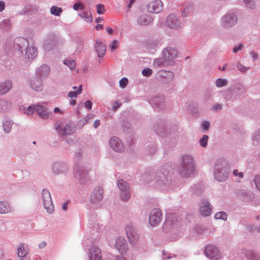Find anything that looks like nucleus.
I'll list each match as a JSON object with an SVG mask.
<instances>
[{"mask_svg":"<svg viewBox=\"0 0 260 260\" xmlns=\"http://www.w3.org/2000/svg\"><path fill=\"white\" fill-rule=\"evenodd\" d=\"M172 177L169 172L162 167L156 172L154 181L161 189L171 190L174 189L172 180Z\"/></svg>","mask_w":260,"mask_h":260,"instance_id":"nucleus-1","label":"nucleus"},{"mask_svg":"<svg viewBox=\"0 0 260 260\" xmlns=\"http://www.w3.org/2000/svg\"><path fill=\"white\" fill-rule=\"evenodd\" d=\"M213 174L214 178L218 182H224L229 177V165L223 158H219L214 164Z\"/></svg>","mask_w":260,"mask_h":260,"instance_id":"nucleus-2","label":"nucleus"},{"mask_svg":"<svg viewBox=\"0 0 260 260\" xmlns=\"http://www.w3.org/2000/svg\"><path fill=\"white\" fill-rule=\"evenodd\" d=\"M196 170V166L193 157L189 154L183 155L178 168L180 175L183 177H189L191 176Z\"/></svg>","mask_w":260,"mask_h":260,"instance_id":"nucleus-3","label":"nucleus"},{"mask_svg":"<svg viewBox=\"0 0 260 260\" xmlns=\"http://www.w3.org/2000/svg\"><path fill=\"white\" fill-rule=\"evenodd\" d=\"M246 92V88L241 83H236L232 88L228 89L225 93V100L227 104L233 102L243 96Z\"/></svg>","mask_w":260,"mask_h":260,"instance_id":"nucleus-4","label":"nucleus"},{"mask_svg":"<svg viewBox=\"0 0 260 260\" xmlns=\"http://www.w3.org/2000/svg\"><path fill=\"white\" fill-rule=\"evenodd\" d=\"M238 13L234 10L228 11L220 19V25L224 28H230L238 22Z\"/></svg>","mask_w":260,"mask_h":260,"instance_id":"nucleus-5","label":"nucleus"},{"mask_svg":"<svg viewBox=\"0 0 260 260\" xmlns=\"http://www.w3.org/2000/svg\"><path fill=\"white\" fill-rule=\"evenodd\" d=\"M205 255L211 260H219L223 257L219 248L214 245H207L205 248Z\"/></svg>","mask_w":260,"mask_h":260,"instance_id":"nucleus-6","label":"nucleus"},{"mask_svg":"<svg viewBox=\"0 0 260 260\" xmlns=\"http://www.w3.org/2000/svg\"><path fill=\"white\" fill-rule=\"evenodd\" d=\"M89 170L81 164H77L74 168V174L76 178L79 179L80 183H85L88 179Z\"/></svg>","mask_w":260,"mask_h":260,"instance_id":"nucleus-7","label":"nucleus"},{"mask_svg":"<svg viewBox=\"0 0 260 260\" xmlns=\"http://www.w3.org/2000/svg\"><path fill=\"white\" fill-rule=\"evenodd\" d=\"M42 199L44 208L48 213H51L53 210L54 206L52 204L51 194L47 189H43L42 190Z\"/></svg>","mask_w":260,"mask_h":260,"instance_id":"nucleus-8","label":"nucleus"},{"mask_svg":"<svg viewBox=\"0 0 260 260\" xmlns=\"http://www.w3.org/2000/svg\"><path fill=\"white\" fill-rule=\"evenodd\" d=\"M117 186L121 191V199L123 201H127L131 197L129 184L120 179L117 182Z\"/></svg>","mask_w":260,"mask_h":260,"instance_id":"nucleus-9","label":"nucleus"},{"mask_svg":"<svg viewBox=\"0 0 260 260\" xmlns=\"http://www.w3.org/2000/svg\"><path fill=\"white\" fill-rule=\"evenodd\" d=\"M174 77V73L171 71L161 70L159 71L156 75L157 79L162 83L171 82Z\"/></svg>","mask_w":260,"mask_h":260,"instance_id":"nucleus-10","label":"nucleus"},{"mask_svg":"<svg viewBox=\"0 0 260 260\" xmlns=\"http://www.w3.org/2000/svg\"><path fill=\"white\" fill-rule=\"evenodd\" d=\"M162 220V213L158 208L152 209L149 214V222L151 226L157 225Z\"/></svg>","mask_w":260,"mask_h":260,"instance_id":"nucleus-11","label":"nucleus"},{"mask_svg":"<svg viewBox=\"0 0 260 260\" xmlns=\"http://www.w3.org/2000/svg\"><path fill=\"white\" fill-rule=\"evenodd\" d=\"M212 206L207 199H202L199 204V211L204 216H209L212 212Z\"/></svg>","mask_w":260,"mask_h":260,"instance_id":"nucleus-12","label":"nucleus"},{"mask_svg":"<svg viewBox=\"0 0 260 260\" xmlns=\"http://www.w3.org/2000/svg\"><path fill=\"white\" fill-rule=\"evenodd\" d=\"M161 54L162 56H165V58L169 59L170 65L172 66L175 63L174 59L178 55V51L175 48L166 47L164 49Z\"/></svg>","mask_w":260,"mask_h":260,"instance_id":"nucleus-13","label":"nucleus"},{"mask_svg":"<svg viewBox=\"0 0 260 260\" xmlns=\"http://www.w3.org/2000/svg\"><path fill=\"white\" fill-rule=\"evenodd\" d=\"M165 99L163 95L154 96L149 99V102L154 109L161 110L165 106Z\"/></svg>","mask_w":260,"mask_h":260,"instance_id":"nucleus-14","label":"nucleus"},{"mask_svg":"<svg viewBox=\"0 0 260 260\" xmlns=\"http://www.w3.org/2000/svg\"><path fill=\"white\" fill-rule=\"evenodd\" d=\"M111 148L117 152H122L124 150V146L121 140L118 137L113 136L109 141Z\"/></svg>","mask_w":260,"mask_h":260,"instance_id":"nucleus-15","label":"nucleus"},{"mask_svg":"<svg viewBox=\"0 0 260 260\" xmlns=\"http://www.w3.org/2000/svg\"><path fill=\"white\" fill-rule=\"evenodd\" d=\"M163 4L160 0H154L147 5V11L151 13L158 14L162 11Z\"/></svg>","mask_w":260,"mask_h":260,"instance_id":"nucleus-16","label":"nucleus"},{"mask_svg":"<svg viewBox=\"0 0 260 260\" xmlns=\"http://www.w3.org/2000/svg\"><path fill=\"white\" fill-rule=\"evenodd\" d=\"M103 198V189L100 186L94 188L90 197V202L96 204L100 202Z\"/></svg>","mask_w":260,"mask_h":260,"instance_id":"nucleus-17","label":"nucleus"},{"mask_svg":"<svg viewBox=\"0 0 260 260\" xmlns=\"http://www.w3.org/2000/svg\"><path fill=\"white\" fill-rule=\"evenodd\" d=\"M30 88L36 91H41L43 89V83L41 78L35 76L28 81Z\"/></svg>","mask_w":260,"mask_h":260,"instance_id":"nucleus-18","label":"nucleus"},{"mask_svg":"<svg viewBox=\"0 0 260 260\" xmlns=\"http://www.w3.org/2000/svg\"><path fill=\"white\" fill-rule=\"evenodd\" d=\"M28 41L24 38H17L14 40V48L16 50L20 51L21 54H23V51H24L28 46Z\"/></svg>","mask_w":260,"mask_h":260,"instance_id":"nucleus-19","label":"nucleus"},{"mask_svg":"<svg viewBox=\"0 0 260 260\" xmlns=\"http://www.w3.org/2000/svg\"><path fill=\"white\" fill-rule=\"evenodd\" d=\"M236 193L240 199L245 202L252 201L255 198L254 194L247 190L239 189L237 191Z\"/></svg>","mask_w":260,"mask_h":260,"instance_id":"nucleus-20","label":"nucleus"},{"mask_svg":"<svg viewBox=\"0 0 260 260\" xmlns=\"http://www.w3.org/2000/svg\"><path fill=\"white\" fill-rule=\"evenodd\" d=\"M125 229L129 242L132 244H135L138 239V235L135 228L131 224H128L125 226Z\"/></svg>","mask_w":260,"mask_h":260,"instance_id":"nucleus-21","label":"nucleus"},{"mask_svg":"<svg viewBox=\"0 0 260 260\" xmlns=\"http://www.w3.org/2000/svg\"><path fill=\"white\" fill-rule=\"evenodd\" d=\"M67 170V164L62 161L55 162L52 166V172L56 175L65 173Z\"/></svg>","mask_w":260,"mask_h":260,"instance_id":"nucleus-22","label":"nucleus"},{"mask_svg":"<svg viewBox=\"0 0 260 260\" xmlns=\"http://www.w3.org/2000/svg\"><path fill=\"white\" fill-rule=\"evenodd\" d=\"M166 25L171 28H177L181 25L180 21L178 20L176 16L174 14H170L167 17L166 20Z\"/></svg>","mask_w":260,"mask_h":260,"instance_id":"nucleus-23","label":"nucleus"},{"mask_svg":"<svg viewBox=\"0 0 260 260\" xmlns=\"http://www.w3.org/2000/svg\"><path fill=\"white\" fill-rule=\"evenodd\" d=\"M115 247L119 253L123 254L127 250V244L126 241L123 237H119L116 240Z\"/></svg>","mask_w":260,"mask_h":260,"instance_id":"nucleus-24","label":"nucleus"},{"mask_svg":"<svg viewBox=\"0 0 260 260\" xmlns=\"http://www.w3.org/2000/svg\"><path fill=\"white\" fill-rule=\"evenodd\" d=\"M57 42V37L54 33H50L46 37L44 42V47L45 49H50L54 46Z\"/></svg>","mask_w":260,"mask_h":260,"instance_id":"nucleus-25","label":"nucleus"},{"mask_svg":"<svg viewBox=\"0 0 260 260\" xmlns=\"http://www.w3.org/2000/svg\"><path fill=\"white\" fill-rule=\"evenodd\" d=\"M88 257L89 260H101V250L96 246H93L89 249Z\"/></svg>","mask_w":260,"mask_h":260,"instance_id":"nucleus-26","label":"nucleus"},{"mask_svg":"<svg viewBox=\"0 0 260 260\" xmlns=\"http://www.w3.org/2000/svg\"><path fill=\"white\" fill-rule=\"evenodd\" d=\"M13 87V83L10 80L0 82V95H4L9 92Z\"/></svg>","mask_w":260,"mask_h":260,"instance_id":"nucleus-27","label":"nucleus"},{"mask_svg":"<svg viewBox=\"0 0 260 260\" xmlns=\"http://www.w3.org/2000/svg\"><path fill=\"white\" fill-rule=\"evenodd\" d=\"M36 110L39 116L42 119H48L51 112L49 111L47 108H46L42 105H36Z\"/></svg>","mask_w":260,"mask_h":260,"instance_id":"nucleus-28","label":"nucleus"},{"mask_svg":"<svg viewBox=\"0 0 260 260\" xmlns=\"http://www.w3.org/2000/svg\"><path fill=\"white\" fill-rule=\"evenodd\" d=\"M175 218V214L168 215L167 217L166 220L164 224L162 229L166 233L173 228V225L174 224V220Z\"/></svg>","mask_w":260,"mask_h":260,"instance_id":"nucleus-29","label":"nucleus"},{"mask_svg":"<svg viewBox=\"0 0 260 260\" xmlns=\"http://www.w3.org/2000/svg\"><path fill=\"white\" fill-rule=\"evenodd\" d=\"M95 49L99 57H103L106 51V47L103 43L96 40L95 44Z\"/></svg>","mask_w":260,"mask_h":260,"instance_id":"nucleus-30","label":"nucleus"},{"mask_svg":"<svg viewBox=\"0 0 260 260\" xmlns=\"http://www.w3.org/2000/svg\"><path fill=\"white\" fill-rule=\"evenodd\" d=\"M50 73V69L46 64L42 65L36 71V76L40 78L47 76Z\"/></svg>","mask_w":260,"mask_h":260,"instance_id":"nucleus-31","label":"nucleus"},{"mask_svg":"<svg viewBox=\"0 0 260 260\" xmlns=\"http://www.w3.org/2000/svg\"><path fill=\"white\" fill-rule=\"evenodd\" d=\"M25 57L29 60H32L37 55V49L34 47H29L24 50Z\"/></svg>","mask_w":260,"mask_h":260,"instance_id":"nucleus-32","label":"nucleus"},{"mask_svg":"<svg viewBox=\"0 0 260 260\" xmlns=\"http://www.w3.org/2000/svg\"><path fill=\"white\" fill-rule=\"evenodd\" d=\"M242 253L249 260H259V254L255 251L252 250H242Z\"/></svg>","mask_w":260,"mask_h":260,"instance_id":"nucleus-33","label":"nucleus"},{"mask_svg":"<svg viewBox=\"0 0 260 260\" xmlns=\"http://www.w3.org/2000/svg\"><path fill=\"white\" fill-rule=\"evenodd\" d=\"M169 59L165 58V56H162L160 58H156L153 62V64L155 67L162 68L170 66Z\"/></svg>","mask_w":260,"mask_h":260,"instance_id":"nucleus-34","label":"nucleus"},{"mask_svg":"<svg viewBox=\"0 0 260 260\" xmlns=\"http://www.w3.org/2000/svg\"><path fill=\"white\" fill-rule=\"evenodd\" d=\"M146 46L147 48L150 51H155L160 45L159 41L153 39H148L146 42Z\"/></svg>","mask_w":260,"mask_h":260,"instance_id":"nucleus-35","label":"nucleus"},{"mask_svg":"<svg viewBox=\"0 0 260 260\" xmlns=\"http://www.w3.org/2000/svg\"><path fill=\"white\" fill-rule=\"evenodd\" d=\"M12 211V208L9 202L0 201V214H7Z\"/></svg>","mask_w":260,"mask_h":260,"instance_id":"nucleus-36","label":"nucleus"},{"mask_svg":"<svg viewBox=\"0 0 260 260\" xmlns=\"http://www.w3.org/2000/svg\"><path fill=\"white\" fill-rule=\"evenodd\" d=\"M14 122L12 120L6 118L3 122V130L6 134H9L11 132L12 126Z\"/></svg>","mask_w":260,"mask_h":260,"instance_id":"nucleus-37","label":"nucleus"},{"mask_svg":"<svg viewBox=\"0 0 260 260\" xmlns=\"http://www.w3.org/2000/svg\"><path fill=\"white\" fill-rule=\"evenodd\" d=\"M167 128V127L164 125H156L154 127V131L160 136L166 137L169 134Z\"/></svg>","mask_w":260,"mask_h":260,"instance_id":"nucleus-38","label":"nucleus"},{"mask_svg":"<svg viewBox=\"0 0 260 260\" xmlns=\"http://www.w3.org/2000/svg\"><path fill=\"white\" fill-rule=\"evenodd\" d=\"M74 133V129L71 124H67L63 126L60 131H59V134L62 136H67L72 134Z\"/></svg>","mask_w":260,"mask_h":260,"instance_id":"nucleus-39","label":"nucleus"},{"mask_svg":"<svg viewBox=\"0 0 260 260\" xmlns=\"http://www.w3.org/2000/svg\"><path fill=\"white\" fill-rule=\"evenodd\" d=\"M151 22L150 18H148L146 15H141L137 19V23L140 25H147Z\"/></svg>","mask_w":260,"mask_h":260,"instance_id":"nucleus-40","label":"nucleus"},{"mask_svg":"<svg viewBox=\"0 0 260 260\" xmlns=\"http://www.w3.org/2000/svg\"><path fill=\"white\" fill-rule=\"evenodd\" d=\"M121 127L124 133L129 134L132 132V128L131 124L126 119L122 120L121 123Z\"/></svg>","mask_w":260,"mask_h":260,"instance_id":"nucleus-41","label":"nucleus"},{"mask_svg":"<svg viewBox=\"0 0 260 260\" xmlns=\"http://www.w3.org/2000/svg\"><path fill=\"white\" fill-rule=\"evenodd\" d=\"M11 28L10 20L6 19L0 22V28L4 31L9 30Z\"/></svg>","mask_w":260,"mask_h":260,"instance_id":"nucleus-42","label":"nucleus"},{"mask_svg":"<svg viewBox=\"0 0 260 260\" xmlns=\"http://www.w3.org/2000/svg\"><path fill=\"white\" fill-rule=\"evenodd\" d=\"M193 10V7L192 5L191 4H187L183 10L182 11V16L183 17H186L190 15Z\"/></svg>","mask_w":260,"mask_h":260,"instance_id":"nucleus-43","label":"nucleus"},{"mask_svg":"<svg viewBox=\"0 0 260 260\" xmlns=\"http://www.w3.org/2000/svg\"><path fill=\"white\" fill-rule=\"evenodd\" d=\"M189 191L193 194L200 195L202 193V188L200 184H196L190 187Z\"/></svg>","mask_w":260,"mask_h":260,"instance_id":"nucleus-44","label":"nucleus"},{"mask_svg":"<svg viewBox=\"0 0 260 260\" xmlns=\"http://www.w3.org/2000/svg\"><path fill=\"white\" fill-rule=\"evenodd\" d=\"M18 257L23 258L28 254L27 249L24 246L23 244H21L17 249Z\"/></svg>","mask_w":260,"mask_h":260,"instance_id":"nucleus-45","label":"nucleus"},{"mask_svg":"<svg viewBox=\"0 0 260 260\" xmlns=\"http://www.w3.org/2000/svg\"><path fill=\"white\" fill-rule=\"evenodd\" d=\"M50 13L56 16H59L62 12L61 8L58 7L56 6H53L50 8Z\"/></svg>","mask_w":260,"mask_h":260,"instance_id":"nucleus-46","label":"nucleus"},{"mask_svg":"<svg viewBox=\"0 0 260 260\" xmlns=\"http://www.w3.org/2000/svg\"><path fill=\"white\" fill-rule=\"evenodd\" d=\"M252 140L254 145L260 144V129L253 134Z\"/></svg>","mask_w":260,"mask_h":260,"instance_id":"nucleus-47","label":"nucleus"},{"mask_svg":"<svg viewBox=\"0 0 260 260\" xmlns=\"http://www.w3.org/2000/svg\"><path fill=\"white\" fill-rule=\"evenodd\" d=\"M198 104L194 102L189 105L188 110L191 114H194L198 112Z\"/></svg>","mask_w":260,"mask_h":260,"instance_id":"nucleus-48","label":"nucleus"},{"mask_svg":"<svg viewBox=\"0 0 260 260\" xmlns=\"http://www.w3.org/2000/svg\"><path fill=\"white\" fill-rule=\"evenodd\" d=\"M79 15L82 18L84 19L86 22H90L92 21V17L91 13L83 11Z\"/></svg>","mask_w":260,"mask_h":260,"instance_id":"nucleus-49","label":"nucleus"},{"mask_svg":"<svg viewBox=\"0 0 260 260\" xmlns=\"http://www.w3.org/2000/svg\"><path fill=\"white\" fill-rule=\"evenodd\" d=\"M76 43H77V47H76V52L78 53L81 52L83 48L84 41L82 39L78 38L76 40Z\"/></svg>","mask_w":260,"mask_h":260,"instance_id":"nucleus-50","label":"nucleus"},{"mask_svg":"<svg viewBox=\"0 0 260 260\" xmlns=\"http://www.w3.org/2000/svg\"><path fill=\"white\" fill-rule=\"evenodd\" d=\"M228 217V214L224 211H220L215 214V218L226 220Z\"/></svg>","mask_w":260,"mask_h":260,"instance_id":"nucleus-51","label":"nucleus"},{"mask_svg":"<svg viewBox=\"0 0 260 260\" xmlns=\"http://www.w3.org/2000/svg\"><path fill=\"white\" fill-rule=\"evenodd\" d=\"M215 83L217 87H221L227 85L228 81L225 79L218 78L216 80Z\"/></svg>","mask_w":260,"mask_h":260,"instance_id":"nucleus-52","label":"nucleus"},{"mask_svg":"<svg viewBox=\"0 0 260 260\" xmlns=\"http://www.w3.org/2000/svg\"><path fill=\"white\" fill-rule=\"evenodd\" d=\"M209 137L207 135H204L199 141L200 145L203 148H205L207 145L208 140Z\"/></svg>","mask_w":260,"mask_h":260,"instance_id":"nucleus-53","label":"nucleus"},{"mask_svg":"<svg viewBox=\"0 0 260 260\" xmlns=\"http://www.w3.org/2000/svg\"><path fill=\"white\" fill-rule=\"evenodd\" d=\"M236 67L237 69L242 73H245L249 69V67H246L240 62L237 63Z\"/></svg>","mask_w":260,"mask_h":260,"instance_id":"nucleus-54","label":"nucleus"},{"mask_svg":"<svg viewBox=\"0 0 260 260\" xmlns=\"http://www.w3.org/2000/svg\"><path fill=\"white\" fill-rule=\"evenodd\" d=\"M147 151L150 154H153L156 151V146L154 143L150 144L147 147Z\"/></svg>","mask_w":260,"mask_h":260,"instance_id":"nucleus-55","label":"nucleus"},{"mask_svg":"<svg viewBox=\"0 0 260 260\" xmlns=\"http://www.w3.org/2000/svg\"><path fill=\"white\" fill-rule=\"evenodd\" d=\"M243 1L247 7L251 9L255 8V4L253 0H243Z\"/></svg>","mask_w":260,"mask_h":260,"instance_id":"nucleus-56","label":"nucleus"},{"mask_svg":"<svg viewBox=\"0 0 260 260\" xmlns=\"http://www.w3.org/2000/svg\"><path fill=\"white\" fill-rule=\"evenodd\" d=\"M64 63L68 66L71 70H73L76 66L75 61L73 60L66 59L64 60Z\"/></svg>","mask_w":260,"mask_h":260,"instance_id":"nucleus-57","label":"nucleus"},{"mask_svg":"<svg viewBox=\"0 0 260 260\" xmlns=\"http://www.w3.org/2000/svg\"><path fill=\"white\" fill-rule=\"evenodd\" d=\"M36 105H31L28 106L25 112V113L27 115H31L34 113L35 111H36Z\"/></svg>","mask_w":260,"mask_h":260,"instance_id":"nucleus-58","label":"nucleus"},{"mask_svg":"<svg viewBox=\"0 0 260 260\" xmlns=\"http://www.w3.org/2000/svg\"><path fill=\"white\" fill-rule=\"evenodd\" d=\"M94 115L93 114H89L82 119H81V121L82 122H83L84 121V122L81 124V127H82L85 124L87 123L89 120L92 119Z\"/></svg>","mask_w":260,"mask_h":260,"instance_id":"nucleus-59","label":"nucleus"},{"mask_svg":"<svg viewBox=\"0 0 260 260\" xmlns=\"http://www.w3.org/2000/svg\"><path fill=\"white\" fill-rule=\"evenodd\" d=\"M97 13L99 15L103 14L105 12V7L103 4H98L96 5Z\"/></svg>","mask_w":260,"mask_h":260,"instance_id":"nucleus-60","label":"nucleus"},{"mask_svg":"<svg viewBox=\"0 0 260 260\" xmlns=\"http://www.w3.org/2000/svg\"><path fill=\"white\" fill-rule=\"evenodd\" d=\"M253 181L256 188L260 191V174L255 176Z\"/></svg>","mask_w":260,"mask_h":260,"instance_id":"nucleus-61","label":"nucleus"},{"mask_svg":"<svg viewBox=\"0 0 260 260\" xmlns=\"http://www.w3.org/2000/svg\"><path fill=\"white\" fill-rule=\"evenodd\" d=\"M152 74V70L150 68H145L142 71V74L145 77H150Z\"/></svg>","mask_w":260,"mask_h":260,"instance_id":"nucleus-62","label":"nucleus"},{"mask_svg":"<svg viewBox=\"0 0 260 260\" xmlns=\"http://www.w3.org/2000/svg\"><path fill=\"white\" fill-rule=\"evenodd\" d=\"M128 80L127 78L123 77L119 81V85L122 88H125L128 84Z\"/></svg>","mask_w":260,"mask_h":260,"instance_id":"nucleus-63","label":"nucleus"},{"mask_svg":"<svg viewBox=\"0 0 260 260\" xmlns=\"http://www.w3.org/2000/svg\"><path fill=\"white\" fill-rule=\"evenodd\" d=\"M73 9L78 11V10H83L84 9V6L80 3H76L73 5Z\"/></svg>","mask_w":260,"mask_h":260,"instance_id":"nucleus-64","label":"nucleus"}]
</instances>
